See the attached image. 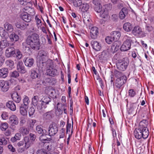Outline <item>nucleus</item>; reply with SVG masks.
<instances>
[{
  "mask_svg": "<svg viewBox=\"0 0 154 154\" xmlns=\"http://www.w3.org/2000/svg\"><path fill=\"white\" fill-rule=\"evenodd\" d=\"M37 58L38 70L41 72H43L45 69V66L44 64H46V65L51 62L50 60H48V52L44 50H41L38 51Z\"/></svg>",
  "mask_w": 154,
  "mask_h": 154,
  "instance_id": "nucleus-1",
  "label": "nucleus"
},
{
  "mask_svg": "<svg viewBox=\"0 0 154 154\" xmlns=\"http://www.w3.org/2000/svg\"><path fill=\"white\" fill-rule=\"evenodd\" d=\"M39 36L34 33L29 35L26 39L27 44L33 50H38L39 47Z\"/></svg>",
  "mask_w": 154,
  "mask_h": 154,
  "instance_id": "nucleus-2",
  "label": "nucleus"
},
{
  "mask_svg": "<svg viewBox=\"0 0 154 154\" xmlns=\"http://www.w3.org/2000/svg\"><path fill=\"white\" fill-rule=\"evenodd\" d=\"M140 128L139 127L138 129H135L134 131V135L136 138L140 139L143 138L146 139L148 137L149 135V131L146 130V128Z\"/></svg>",
  "mask_w": 154,
  "mask_h": 154,
  "instance_id": "nucleus-3",
  "label": "nucleus"
},
{
  "mask_svg": "<svg viewBox=\"0 0 154 154\" xmlns=\"http://www.w3.org/2000/svg\"><path fill=\"white\" fill-rule=\"evenodd\" d=\"M129 63L127 58H124L122 60H120L116 63L117 68L121 71H125L127 68Z\"/></svg>",
  "mask_w": 154,
  "mask_h": 154,
  "instance_id": "nucleus-4",
  "label": "nucleus"
},
{
  "mask_svg": "<svg viewBox=\"0 0 154 154\" xmlns=\"http://www.w3.org/2000/svg\"><path fill=\"white\" fill-rule=\"evenodd\" d=\"M132 32L135 36L140 38H143L146 36V33L143 30L142 28L138 26L134 27Z\"/></svg>",
  "mask_w": 154,
  "mask_h": 154,
  "instance_id": "nucleus-5",
  "label": "nucleus"
},
{
  "mask_svg": "<svg viewBox=\"0 0 154 154\" xmlns=\"http://www.w3.org/2000/svg\"><path fill=\"white\" fill-rule=\"evenodd\" d=\"M58 131V128L57 124L53 122L50 125L48 133L50 136H54L57 132Z\"/></svg>",
  "mask_w": 154,
  "mask_h": 154,
  "instance_id": "nucleus-6",
  "label": "nucleus"
},
{
  "mask_svg": "<svg viewBox=\"0 0 154 154\" xmlns=\"http://www.w3.org/2000/svg\"><path fill=\"white\" fill-rule=\"evenodd\" d=\"M51 63V62L46 65V73L47 75L51 76H54L57 75V70L53 68Z\"/></svg>",
  "mask_w": 154,
  "mask_h": 154,
  "instance_id": "nucleus-7",
  "label": "nucleus"
},
{
  "mask_svg": "<svg viewBox=\"0 0 154 154\" xmlns=\"http://www.w3.org/2000/svg\"><path fill=\"white\" fill-rule=\"evenodd\" d=\"M126 77L124 75L119 78H118L115 81L116 86L118 88H120L126 82Z\"/></svg>",
  "mask_w": 154,
  "mask_h": 154,
  "instance_id": "nucleus-8",
  "label": "nucleus"
},
{
  "mask_svg": "<svg viewBox=\"0 0 154 154\" xmlns=\"http://www.w3.org/2000/svg\"><path fill=\"white\" fill-rule=\"evenodd\" d=\"M51 101V99L50 97L48 96H44L40 101L41 102L40 103L41 109L42 108H45L47 107V105Z\"/></svg>",
  "mask_w": 154,
  "mask_h": 154,
  "instance_id": "nucleus-9",
  "label": "nucleus"
},
{
  "mask_svg": "<svg viewBox=\"0 0 154 154\" xmlns=\"http://www.w3.org/2000/svg\"><path fill=\"white\" fill-rule=\"evenodd\" d=\"M24 141L25 142V147L22 148H19L18 149L19 152H22L24 151L25 149H27L30 146L31 144L33 143V142L31 140L29 139V137H25L24 138Z\"/></svg>",
  "mask_w": 154,
  "mask_h": 154,
  "instance_id": "nucleus-10",
  "label": "nucleus"
},
{
  "mask_svg": "<svg viewBox=\"0 0 154 154\" xmlns=\"http://www.w3.org/2000/svg\"><path fill=\"white\" fill-rule=\"evenodd\" d=\"M5 55L8 58L15 57L16 56L15 48L13 47H9L7 48L5 50Z\"/></svg>",
  "mask_w": 154,
  "mask_h": 154,
  "instance_id": "nucleus-11",
  "label": "nucleus"
},
{
  "mask_svg": "<svg viewBox=\"0 0 154 154\" xmlns=\"http://www.w3.org/2000/svg\"><path fill=\"white\" fill-rule=\"evenodd\" d=\"M0 87L3 92H6L9 88V82L8 81H5L4 80H0Z\"/></svg>",
  "mask_w": 154,
  "mask_h": 154,
  "instance_id": "nucleus-12",
  "label": "nucleus"
},
{
  "mask_svg": "<svg viewBox=\"0 0 154 154\" xmlns=\"http://www.w3.org/2000/svg\"><path fill=\"white\" fill-rule=\"evenodd\" d=\"M39 96L34 94V96L32 98V103L33 105L37 107L38 110H41L40 103H39Z\"/></svg>",
  "mask_w": 154,
  "mask_h": 154,
  "instance_id": "nucleus-13",
  "label": "nucleus"
},
{
  "mask_svg": "<svg viewBox=\"0 0 154 154\" xmlns=\"http://www.w3.org/2000/svg\"><path fill=\"white\" fill-rule=\"evenodd\" d=\"M131 41H125L121 46L120 50L121 51H127L130 49L131 44L130 43Z\"/></svg>",
  "mask_w": 154,
  "mask_h": 154,
  "instance_id": "nucleus-14",
  "label": "nucleus"
},
{
  "mask_svg": "<svg viewBox=\"0 0 154 154\" xmlns=\"http://www.w3.org/2000/svg\"><path fill=\"white\" fill-rule=\"evenodd\" d=\"M15 25L17 28L23 30L26 28L29 25L25 23L23 20H18L16 23Z\"/></svg>",
  "mask_w": 154,
  "mask_h": 154,
  "instance_id": "nucleus-15",
  "label": "nucleus"
},
{
  "mask_svg": "<svg viewBox=\"0 0 154 154\" xmlns=\"http://www.w3.org/2000/svg\"><path fill=\"white\" fill-rule=\"evenodd\" d=\"M18 122V118L16 115H12L9 117V123L11 125L14 126L17 125Z\"/></svg>",
  "mask_w": 154,
  "mask_h": 154,
  "instance_id": "nucleus-16",
  "label": "nucleus"
},
{
  "mask_svg": "<svg viewBox=\"0 0 154 154\" xmlns=\"http://www.w3.org/2000/svg\"><path fill=\"white\" fill-rule=\"evenodd\" d=\"M93 49L96 51H98L101 48V44L96 41H92L91 43Z\"/></svg>",
  "mask_w": 154,
  "mask_h": 154,
  "instance_id": "nucleus-17",
  "label": "nucleus"
},
{
  "mask_svg": "<svg viewBox=\"0 0 154 154\" xmlns=\"http://www.w3.org/2000/svg\"><path fill=\"white\" fill-rule=\"evenodd\" d=\"M23 11L24 13L28 14L32 17L34 16L35 14V12L34 8H31L30 6L26 7L23 9Z\"/></svg>",
  "mask_w": 154,
  "mask_h": 154,
  "instance_id": "nucleus-18",
  "label": "nucleus"
},
{
  "mask_svg": "<svg viewBox=\"0 0 154 154\" xmlns=\"http://www.w3.org/2000/svg\"><path fill=\"white\" fill-rule=\"evenodd\" d=\"M128 9L126 8H123L121 11H120L119 17L121 20L124 19L128 14Z\"/></svg>",
  "mask_w": 154,
  "mask_h": 154,
  "instance_id": "nucleus-19",
  "label": "nucleus"
},
{
  "mask_svg": "<svg viewBox=\"0 0 154 154\" xmlns=\"http://www.w3.org/2000/svg\"><path fill=\"white\" fill-rule=\"evenodd\" d=\"M90 35L92 39H95L97 37L98 33V29L97 27H93L91 28L90 31Z\"/></svg>",
  "mask_w": 154,
  "mask_h": 154,
  "instance_id": "nucleus-20",
  "label": "nucleus"
},
{
  "mask_svg": "<svg viewBox=\"0 0 154 154\" xmlns=\"http://www.w3.org/2000/svg\"><path fill=\"white\" fill-rule=\"evenodd\" d=\"M8 73V70L7 68H2L0 69V78H5L7 77Z\"/></svg>",
  "mask_w": 154,
  "mask_h": 154,
  "instance_id": "nucleus-21",
  "label": "nucleus"
},
{
  "mask_svg": "<svg viewBox=\"0 0 154 154\" xmlns=\"http://www.w3.org/2000/svg\"><path fill=\"white\" fill-rule=\"evenodd\" d=\"M110 35L115 40V42H116L120 38L121 34L120 32L119 31H114L111 32Z\"/></svg>",
  "mask_w": 154,
  "mask_h": 154,
  "instance_id": "nucleus-22",
  "label": "nucleus"
},
{
  "mask_svg": "<svg viewBox=\"0 0 154 154\" xmlns=\"http://www.w3.org/2000/svg\"><path fill=\"white\" fill-rule=\"evenodd\" d=\"M17 68L18 72L22 73H24L26 72L23 63L21 61L19 62L17 65Z\"/></svg>",
  "mask_w": 154,
  "mask_h": 154,
  "instance_id": "nucleus-23",
  "label": "nucleus"
},
{
  "mask_svg": "<svg viewBox=\"0 0 154 154\" xmlns=\"http://www.w3.org/2000/svg\"><path fill=\"white\" fill-rule=\"evenodd\" d=\"M13 100L16 103H19L21 100V97L16 92H14L11 95Z\"/></svg>",
  "mask_w": 154,
  "mask_h": 154,
  "instance_id": "nucleus-24",
  "label": "nucleus"
},
{
  "mask_svg": "<svg viewBox=\"0 0 154 154\" xmlns=\"http://www.w3.org/2000/svg\"><path fill=\"white\" fill-rule=\"evenodd\" d=\"M32 17L26 13H23L21 15V18L22 20L26 22H30Z\"/></svg>",
  "mask_w": 154,
  "mask_h": 154,
  "instance_id": "nucleus-25",
  "label": "nucleus"
},
{
  "mask_svg": "<svg viewBox=\"0 0 154 154\" xmlns=\"http://www.w3.org/2000/svg\"><path fill=\"white\" fill-rule=\"evenodd\" d=\"M133 27L132 24L129 22L125 23L123 24V29L125 31L127 32L130 31L132 29Z\"/></svg>",
  "mask_w": 154,
  "mask_h": 154,
  "instance_id": "nucleus-26",
  "label": "nucleus"
},
{
  "mask_svg": "<svg viewBox=\"0 0 154 154\" xmlns=\"http://www.w3.org/2000/svg\"><path fill=\"white\" fill-rule=\"evenodd\" d=\"M100 17L106 20H108L109 17V12L107 10H104L103 9L100 13Z\"/></svg>",
  "mask_w": 154,
  "mask_h": 154,
  "instance_id": "nucleus-27",
  "label": "nucleus"
},
{
  "mask_svg": "<svg viewBox=\"0 0 154 154\" xmlns=\"http://www.w3.org/2000/svg\"><path fill=\"white\" fill-rule=\"evenodd\" d=\"M10 41L11 42H16L19 39V36L14 32H12L9 36Z\"/></svg>",
  "mask_w": 154,
  "mask_h": 154,
  "instance_id": "nucleus-28",
  "label": "nucleus"
},
{
  "mask_svg": "<svg viewBox=\"0 0 154 154\" xmlns=\"http://www.w3.org/2000/svg\"><path fill=\"white\" fill-rule=\"evenodd\" d=\"M6 106L13 111H15L16 109V105L12 101H8L6 103Z\"/></svg>",
  "mask_w": 154,
  "mask_h": 154,
  "instance_id": "nucleus-29",
  "label": "nucleus"
},
{
  "mask_svg": "<svg viewBox=\"0 0 154 154\" xmlns=\"http://www.w3.org/2000/svg\"><path fill=\"white\" fill-rule=\"evenodd\" d=\"M0 35L2 38L5 39H7L9 36L7 32L2 27H0Z\"/></svg>",
  "mask_w": 154,
  "mask_h": 154,
  "instance_id": "nucleus-30",
  "label": "nucleus"
},
{
  "mask_svg": "<svg viewBox=\"0 0 154 154\" xmlns=\"http://www.w3.org/2000/svg\"><path fill=\"white\" fill-rule=\"evenodd\" d=\"M5 29L9 32H12L14 30L13 26L8 22L5 23L4 24Z\"/></svg>",
  "mask_w": 154,
  "mask_h": 154,
  "instance_id": "nucleus-31",
  "label": "nucleus"
},
{
  "mask_svg": "<svg viewBox=\"0 0 154 154\" xmlns=\"http://www.w3.org/2000/svg\"><path fill=\"white\" fill-rule=\"evenodd\" d=\"M25 65L28 67H31L34 63V60L33 58H27L24 61Z\"/></svg>",
  "mask_w": 154,
  "mask_h": 154,
  "instance_id": "nucleus-32",
  "label": "nucleus"
},
{
  "mask_svg": "<svg viewBox=\"0 0 154 154\" xmlns=\"http://www.w3.org/2000/svg\"><path fill=\"white\" fill-rule=\"evenodd\" d=\"M148 124V123L147 120L143 119L140 122L139 127L140 128L143 129H144V128H146V130L149 131L147 127Z\"/></svg>",
  "mask_w": 154,
  "mask_h": 154,
  "instance_id": "nucleus-33",
  "label": "nucleus"
},
{
  "mask_svg": "<svg viewBox=\"0 0 154 154\" xmlns=\"http://www.w3.org/2000/svg\"><path fill=\"white\" fill-rule=\"evenodd\" d=\"M53 113L52 111H50L44 113L43 115V118L46 120H50L53 117Z\"/></svg>",
  "mask_w": 154,
  "mask_h": 154,
  "instance_id": "nucleus-34",
  "label": "nucleus"
},
{
  "mask_svg": "<svg viewBox=\"0 0 154 154\" xmlns=\"http://www.w3.org/2000/svg\"><path fill=\"white\" fill-rule=\"evenodd\" d=\"M28 106H24L22 104L20 107V114L23 115L25 116L27 114V109Z\"/></svg>",
  "mask_w": 154,
  "mask_h": 154,
  "instance_id": "nucleus-35",
  "label": "nucleus"
},
{
  "mask_svg": "<svg viewBox=\"0 0 154 154\" xmlns=\"http://www.w3.org/2000/svg\"><path fill=\"white\" fill-rule=\"evenodd\" d=\"M19 131L20 133L23 135H25L29 134V130L25 127H23L20 128Z\"/></svg>",
  "mask_w": 154,
  "mask_h": 154,
  "instance_id": "nucleus-36",
  "label": "nucleus"
},
{
  "mask_svg": "<svg viewBox=\"0 0 154 154\" xmlns=\"http://www.w3.org/2000/svg\"><path fill=\"white\" fill-rule=\"evenodd\" d=\"M7 138L3 137V135L0 134V145H5L8 143Z\"/></svg>",
  "mask_w": 154,
  "mask_h": 154,
  "instance_id": "nucleus-37",
  "label": "nucleus"
},
{
  "mask_svg": "<svg viewBox=\"0 0 154 154\" xmlns=\"http://www.w3.org/2000/svg\"><path fill=\"white\" fill-rule=\"evenodd\" d=\"M8 45V42L7 39L1 41L0 42V48L3 49L5 48Z\"/></svg>",
  "mask_w": 154,
  "mask_h": 154,
  "instance_id": "nucleus-38",
  "label": "nucleus"
},
{
  "mask_svg": "<svg viewBox=\"0 0 154 154\" xmlns=\"http://www.w3.org/2000/svg\"><path fill=\"white\" fill-rule=\"evenodd\" d=\"M36 129L37 132L39 134H45L46 133L47 131L43 130L41 125H38L36 127Z\"/></svg>",
  "mask_w": 154,
  "mask_h": 154,
  "instance_id": "nucleus-39",
  "label": "nucleus"
},
{
  "mask_svg": "<svg viewBox=\"0 0 154 154\" xmlns=\"http://www.w3.org/2000/svg\"><path fill=\"white\" fill-rule=\"evenodd\" d=\"M80 6V8H81V10L83 12L87 11L89 8V6L87 3L82 4Z\"/></svg>",
  "mask_w": 154,
  "mask_h": 154,
  "instance_id": "nucleus-40",
  "label": "nucleus"
},
{
  "mask_svg": "<svg viewBox=\"0 0 154 154\" xmlns=\"http://www.w3.org/2000/svg\"><path fill=\"white\" fill-rule=\"evenodd\" d=\"M6 65L11 69L13 68L14 63V62L11 60H8L5 62Z\"/></svg>",
  "mask_w": 154,
  "mask_h": 154,
  "instance_id": "nucleus-41",
  "label": "nucleus"
},
{
  "mask_svg": "<svg viewBox=\"0 0 154 154\" xmlns=\"http://www.w3.org/2000/svg\"><path fill=\"white\" fill-rule=\"evenodd\" d=\"M118 42H114L112 45V48L114 50V52H116L120 48L119 45H118Z\"/></svg>",
  "mask_w": 154,
  "mask_h": 154,
  "instance_id": "nucleus-42",
  "label": "nucleus"
},
{
  "mask_svg": "<svg viewBox=\"0 0 154 154\" xmlns=\"http://www.w3.org/2000/svg\"><path fill=\"white\" fill-rule=\"evenodd\" d=\"M35 21L38 28L41 27L42 25V21L37 15H36L35 17Z\"/></svg>",
  "mask_w": 154,
  "mask_h": 154,
  "instance_id": "nucleus-43",
  "label": "nucleus"
},
{
  "mask_svg": "<svg viewBox=\"0 0 154 154\" xmlns=\"http://www.w3.org/2000/svg\"><path fill=\"white\" fill-rule=\"evenodd\" d=\"M42 134L39 137L40 140L43 142H46V141H50L51 139L50 138H46V136L47 134Z\"/></svg>",
  "mask_w": 154,
  "mask_h": 154,
  "instance_id": "nucleus-44",
  "label": "nucleus"
},
{
  "mask_svg": "<svg viewBox=\"0 0 154 154\" xmlns=\"http://www.w3.org/2000/svg\"><path fill=\"white\" fill-rule=\"evenodd\" d=\"M72 2H73V5L76 7H80L82 4V0H73Z\"/></svg>",
  "mask_w": 154,
  "mask_h": 154,
  "instance_id": "nucleus-45",
  "label": "nucleus"
},
{
  "mask_svg": "<svg viewBox=\"0 0 154 154\" xmlns=\"http://www.w3.org/2000/svg\"><path fill=\"white\" fill-rule=\"evenodd\" d=\"M48 89L49 90L47 92L48 94L51 96H54L55 95V90L51 87H50Z\"/></svg>",
  "mask_w": 154,
  "mask_h": 154,
  "instance_id": "nucleus-46",
  "label": "nucleus"
},
{
  "mask_svg": "<svg viewBox=\"0 0 154 154\" xmlns=\"http://www.w3.org/2000/svg\"><path fill=\"white\" fill-rule=\"evenodd\" d=\"M31 76L32 79H34L38 78L40 76V75L35 71L33 70L31 71Z\"/></svg>",
  "mask_w": 154,
  "mask_h": 154,
  "instance_id": "nucleus-47",
  "label": "nucleus"
},
{
  "mask_svg": "<svg viewBox=\"0 0 154 154\" xmlns=\"http://www.w3.org/2000/svg\"><path fill=\"white\" fill-rule=\"evenodd\" d=\"M106 42L108 44H111L113 42H115V40L112 37V36H108L105 38Z\"/></svg>",
  "mask_w": 154,
  "mask_h": 154,
  "instance_id": "nucleus-48",
  "label": "nucleus"
},
{
  "mask_svg": "<svg viewBox=\"0 0 154 154\" xmlns=\"http://www.w3.org/2000/svg\"><path fill=\"white\" fill-rule=\"evenodd\" d=\"M30 102L29 98L27 96H26L23 99V106H28L29 103Z\"/></svg>",
  "mask_w": 154,
  "mask_h": 154,
  "instance_id": "nucleus-49",
  "label": "nucleus"
},
{
  "mask_svg": "<svg viewBox=\"0 0 154 154\" xmlns=\"http://www.w3.org/2000/svg\"><path fill=\"white\" fill-rule=\"evenodd\" d=\"M102 6L101 5L95 6L94 7V10L97 13H100L103 10Z\"/></svg>",
  "mask_w": 154,
  "mask_h": 154,
  "instance_id": "nucleus-50",
  "label": "nucleus"
},
{
  "mask_svg": "<svg viewBox=\"0 0 154 154\" xmlns=\"http://www.w3.org/2000/svg\"><path fill=\"white\" fill-rule=\"evenodd\" d=\"M8 127V124L5 122L2 123L0 126V128L2 131H5Z\"/></svg>",
  "mask_w": 154,
  "mask_h": 154,
  "instance_id": "nucleus-51",
  "label": "nucleus"
},
{
  "mask_svg": "<svg viewBox=\"0 0 154 154\" xmlns=\"http://www.w3.org/2000/svg\"><path fill=\"white\" fill-rule=\"evenodd\" d=\"M37 154H51L49 152L44 149L38 150L37 152Z\"/></svg>",
  "mask_w": 154,
  "mask_h": 154,
  "instance_id": "nucleus-52",
  "label": "nucleus"
},
{
  "mask_svg": "<svg viewBox=\"0 0 154 154\" xmlns=\"http://www.w3.org/2000/svg\"><path fill=\"white\" fill-rule=\"evenodd\" d=\"M23 57L22 53L19 50H17L16 52V56L15 57L18 60L21 59Z\"/></svg>",
  "mask_w": 154,
  "mask_h": 154,
  "instance_id": "nucleus-53",
  "label": "nucleus"
},
{
  "mask_svg": "<svg viewBox=\"0 0 154 154\" xmlns=\"http://www.w3.org/2000/svg\"><path fill=\"white\" fill-rule=\"evenodd\" d=\"M129 96L131 97H134L136 94L135 91L133 89H131L128 91Z\"/></svg>",
  "mask_w": 154,
  "mask_h": 154,
  "instance_id": "nucleus-54",
  "label": "nucleus"
},
{
  "mask_svg": "<svg viewBox=\"0 0 154 154\" xmlns=\"http://www.w3.org/2000/svg\"><path fill=\"white\" fill-rule=\"evenodd\" d=\"M20 2V4L23 6L26 5L27 4H30L31 3L29 2L28 0H18Z\"/></svg>",
  "mask_w": 154,
  "mask_h": 154,
  "instance_id": "nucleus-55",
  "label": "nucleus"
},
{
  "mask_svg": "<svg viewBox=\"0 0 154 154\" xmlns=\"http://www.w3.org/2000/svg\"><path fill=\"white\" fill-rule=\"evenodd\" d=\"M112 8V5L111 4H108L105 5L104 6V8H103L104 10H106L108 12L110 11Z\"/></svg>",
  "mask_w": 154,
  "mask_h": 154,
  "instance_id": "nucleus-56",
  "label": "nucleus"
},
{
  "mask_svg": "<svg viewBox=\"0 0 154 154\" xmlns=\"http://www.w3.org/2000/svg\"><path fill=\"white\" fill-rule=\"evenodd\" d=\"M27 44L25 43H23L22 45L23 49L25 50L26 52H29L30 51V49L29 47H27Z\"/></svg>",
  "mask_w": 154,
  "mask_h": 154,
  "instance_id": "nucleus-57",
  "label": "nucleus"
},
{
  "mask_svg": "<svg viewBox=\"0 0 154 154\" xmlns=\"http://www.w3.org/2000/svg\"><path fill=\"white\" fill-rule=\"evenodd\" d=\"M63 109L62 108L61 109L58 108V107L57 109L55 110V113L56 115L59 116L60 115H61L63 113Z\"/></svg>",
  "mask_w": 154,
  "mask_h": 154,
  "instance_id": "nucleus-58",
  "label": "nucleus"
},
{
  "mask_svg": "<svg viewBox=\"0 0 154 154\" xmlns=\"http://www.w3.org/2000/svg\"><path fill=\"white\" fill-rule=\"evenodd\" d=\"M19 73L17 71H14L12 72L11 76L13 78H16L19 76Z\"/></svg>",
  "mask_w": 154,
  "mask_h": 154,
  "instance_id": "nucleus-59",
  "label": "nucleus"
},
{
  "mask_svg": "<svg viewBox=\"0 0 154 154\" xmlns=\"http://www.w3.org/2000/svg\"><path fill=\"white\" fill-rule=\"evenodd\" d=\"M60 132L59 136V138L60 139L63 138L65 136V129L62 128L60 131Z\"/></svg>",
  "mask_w": 154,
  "mask_h": 154,
  "instance_id": "nucleus-60",
  "label": "nucleus"
},
{
  "mask_svg": "<svg viewBox=\"0 0 154 154\" xmlns=\"http://www.w3.org/2000/svg\"><path fill=\"white\" fill-rule=\"evenodd\" d=\"M29 114L30 116H32L34 113L35 109L33 107H30L29 109Z\"/></svg>",
  "mask_w": 154,
  "mask_h": 154,
  "instance_id": "nucleus-61",
  "label": "nucleus"
},
{
  "mask_svg": "<svg viewBox=\"0 0 154 154\" xmlns=\"http://www.w3.org/2000/svg\"><path fill=\"white\" fill-rule=\"evenodd\" d=\"M1 116L3 119H6L8 117V114L6 112H4L2 113Z\"/></svg>",
  "mask_w": 154,
  "mask_h": 154,
  "instance_id": "nucleus-62",
  "label": "nucleus"
},
{
  "mask_svg": "<svg viewBox=\"0 0 154 154\" xmlns=\"http://www.w3.org/2000/svg\"><path fill=\"white\" fill-rule=\"evenodd\" d=\"M115 75L118 78H119L122 76V73L121 72L117 70L115 71Z\"/></svg>",
  "mask_w": 154,
  "mask_h": 154,
  "instance_id": "nucleus-63",
  "label": "nucleus"
},
{
  "mask_svg": "<svg viewBox=\"0 0 154 154\" xmlns=\"http://www.w3.org/2000/svg\"><path fill=\"white\" fill-rule=\"evenodd\" d=\"M83 21L84 23H87L90 20V18L84 15L83 17Z\"/></svg>",
  "mask_w": 154,
  "mask_h": 154,
  "instance_id": "nucleus-64",
  "label": "nucleus"
}]
</instances>
